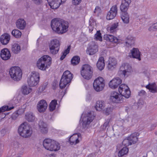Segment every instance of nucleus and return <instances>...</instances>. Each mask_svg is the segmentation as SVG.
Wrapping results in <instances>:
<instances>
[{
  "label": "nucleus",
  "mask_w": 157,
  "mask_h": 157,
  "mask_svg": "<svg viewBox=\"0 0 157 157\" xmlns=\"http://www.w3.org/2000/svg\"><path fill=\"white\" fill-rule=\"evenodd\" d=\"M128 150L126 147H123L118 152V155L119 157H122L126 155L128 152Z\"/></svg>",
  "instance_id": "ea45409f"
},
{
  "label": "nucleus",
  "mask_w": 157,
  "mask_h": 157,
  "mask_svg": "<svg viewBox=\"0 0 157 157\" xmlns=\"http://www.w3.org/2000/svg\"><path fill=\"white\" fill-rule=\"evenodd\" d=\"M117 5H115L112 6L110 10L106 16V19L108 20L113 19L117 14Z\"/></svg>",
  "instance_id": "2eb2a0df"
},
{
  "label": "nucleus",
  "mask_w": 157,
  "mask_h": 157,
  "mask_svg": "<svg viewBox=\"0 0 157 157\" xmlns=\"http://www.w3.org/2000/svg\"><path fill=\"white\" fill-rule=\"evenodd\" d=\"M89 30L90 31H92V29L91 30V29H89Z\"/></svg>",
  "instance_id": "69168bd1"
},
{
  "label": "nucleus",
  "mask_w": 157,
  "mask_h": 157,
  "mask_svg": "<svg viewBox=\"0 0 157 157\" xmlns=\"http://www.w3.org/2000/svg\"><path fill=\"white\" fill-rule=\"evenodd\" d=\"M32 90L27 86H24L22 87V93L25 95H27L30 93Z\"/></svg>",
  "instance_id": "58836bf2"
},
{
  "label": "nucleus",
  "mask_w": 157,
  "mask_h": 157,
  "mask_svg": "<svg viewBox=\"0 0 157 157\" xmlns=\"http://www.w3.org/2000/svg\"><path fill=\"white\" fill-rule=\"evenodd\" d=\"M94 117L93 113L91 112L86 114L82 119V127L84 128H87L90 123L92 121Z\"/></svg>",
  "instance_id": "f8f14e48"
},
{
  "label": "nucleus",
  "mask_w": 157,
  "mask_h": 157,
  "mask_svg": "<svg viewBox=\"0 0 157 157\" xmlns=\"http://www.w3.org/2000/svg\"><path fill=\"white\" fill-rule=\"evenodd\" d=\"M49 46L50 53L55 55L58 52L60 48V44L58 40L55 39L50 41Z\"/></svg>",
  "instance_id": "9d476101"
},
{
  "label": "nucleus",
  "mask_w": 157,
  "mask_h": 157,
  "mask_svg": "<svg viewBox=\"0 0 157 157\" xmlns=\"http://www.w3.org/2000/svg\"><path fill=\"white\" fill-rule=\"evenodd\" d=\"M118 23H116L113 24L112 25L110 29V31L111 33H113L115 32L116 30V29L117 28L118 26Z\"/></svg>",
  "instance_id": "de8ad7c7"
},
{
  "label": "nucleus",
  "mask_w": 157,
  "mask_h": 157,
  "mask_svg": "<svg viewBox=\"0 0 157 157\" xmlns=\"http://www.w3.org/2000/svg\"><path fill=\"white\" fill-rule=\"evenodd\" d=\"M47 86V84L45 83L42 86H40L39 88V91L40 93L43 92L46 88Z\"/></svg>",
  "instance_id": "5fc2aeb1"
},
{
  "label": "nucleus",
  "mask_w": 157,
  "mask_h": 157,
  "mask_svg": "<svg viewBox=\"0 0 157 157\" xmlns=\"http://www.w3.org/2000/svg\"><path fill=\"white\" fill-rule=\"evenodd\" d=\"M43 144L45 149L51 151H58L60 148V145L59 143L49 138L44 140Z\"/></svg>",
  "instance_id": "7ed1b4c3"
},
{
  "label": "nucleus",
  "mask_w": 157,
  "mask_h": 157,
  "mask_svg": "<svg viewBox=\"0 0 157 157\" xmlns=\"http://www.w3.org/2000/svg\"><path fill=\"white\" fill-rule=\"evenodd\" d=\"M138 95L140 96H146V93L145 91L142 90L139 92Z\"/></svg>",
  "instance_id": "6e6d98bb"
},
{
  "label": "nucleus",
  "mask_w": 157,
  "mask_h": 157,
  "mask_svg": "<svg viewBox=\"0 0 157 157\" xmlns=\"http://www.w3.org/2000/svg\"><path fill=\"white\" fill-rule=\"evenodd\" d=\"M11 50L15 54H18L21 50V47L19 44L17 43H14L12 45Z\"/></svg>",
  "instance_id": "473e14b6"
},
{
  "label": "nucleus",
  "mask_w": 157,
  "mask_h": 157,
  "mask_svg": "<svg viewBox=\"0 0 157 157\" xmlns=\"http://www.w3.org/2000/svg\"><path fill=\"white\" fill-rule=\"evenodd\" d=\"M80 58L78 56L73 57L71 60V64L73 66L77 65L79 63Z\"/></svg>",
  "instance_id": "4c0bfd02"
},
{
  "label": "nucleus",
  "mask_w": 157,
  "mask_h": 157,
  "mask_svg": "<svg viewBox=\"0 0 157 157\" xmlns=\"http://www.w3.org/2000/svg\"><path fill=\"white\" fill-rule=\"evenodd\" d=\"M39 129L40 132L43 134H46L48 132L47 125L44 121L43 119H40L38 123Z\"/></svg>",
  "instance_id": "4be33fe9"
},
{
  "label": "nucleus",
  "mask_w": 157,
  "mask_h": 157,
  "mask_svg": "<svg viewBox=\"0 0 157 157\" xmlns=\"http://www.w3.org/2000/svg\"><path fill=\"white\" fill-rule=\"evenodd\" d=\"M94 13L97 16H99L101 13V10L98 6H96L94 11Z\"/></svg>",
  "instance_id": "8fccbe9b"
},
{
  "label": "nucleus",
  "mask_w": 157,
  "mask_h": 157,
  "mask_svg": "<svg viewBox=\"0 0 157 157\" xmlns=\"http://www.w3.org/2000/svg\"><path fill=\"white\" fill-rule=\"evenodd\" d=\"M129 138L128 137L127 138L124 139L122 142V144L126 147L127 146L131 145V142L129 140Z\"/></svg>",
  "instance_id": "a18cd8bd"
},
{
  "label": "nucleus",
  "mask_w": 157,
  "mask_h": 157,
  "mask_svg": "<svg viewBox=\"0 0 157 157\" xmlns=\"http://www.w3.org/2000/svg\"><path fill=\"white\" fill-rule=\"evenodd\" d=\"M105 66L104 58L102 57H100L97 62V66L98 68L101 71L104 68Z\"/></svg>",
  "instance_id": "c85d7f7f"
},
{
  "label": "nucleus",
  "mask_w": 157,
  "mask_h": 157,
  "mask_svg": "<svg viewBox=\"0 0 157 157\" xmlns=\"http://www.w3.org/2000/svg\"><path fill=\"white\" fill-rule=\"evenodd\" d=\"M65 0H47L51 8L53 9H56L59 6L61 3L64 2Z\"/></svg>",
  "instance_id": "6ab92c4d"
},
{
  "label": "nucleus",
  "mask_w": 157,
  "mask_h": 157,
  "mask_svg": "<svg viewBox=\"0 0 157 157\" xmlns=\"http://www.w3.org/2000/svg\"><path fill=\"white\" fill-rule=\"evenodd\" d=\"M9 73L11 78L15 81H18L21 78L22 72L19 67H14L11 68Z\"/></svg>",
  "instance_id": "0eeeda50"
},
{
  "label": "nucleus",
  "mask_w": 157,
  "mask_h": 157,
  "mask_svg": "<svg viewBox=\"0 0 157 157\" xmlns=\"http://www.w3.org/2000/svg\"><path fill=\"white\" fill-rule=\"evenodd\" d=\"M146 87L152 93H155L157 92V87L155 83H149L146 86Z\"/></svg>",
  "instance_id": "cd10ccee"
},
{
  "label": "nucleus",
  "mask_w": 157,
  "mask_h": 157,
  "mask_svg": "<svg viewBox=\"0 0 157 157\" xmlns=\"http://www.w3.org/2000/svg\"><path fill=\"white\" fill-rule=\"evenodd\" d=\"M33 1L36 4H39L42 2V0H33Z\"/></svg>",
  "instance_id": "bf43d9fd"
},
{
  "label": "nucleus",
  "mask_w": 157,
  "mask_h": 157,
  "mask_svg": "<svg viewBox=\"0 0 157 157\" xmlns=\"http://www.w3.org/2000/svg\"><path fill=\"white\" fill-rule=\"evenodd\" d=\"M105 84L104 79L101 77L96 78L93 83V87L94 90L97 92H100L104 89Z\"/></svg>",
  "instance_id": "9b49d317"
},
{
  "label": "nucleus",
  "mask_w": 157,
  "mask_h": 157,
  "mask_svg": "<svg viewBox=\"0 0 157 157\" xmlns=\"http://www.w3.org/2000/svg\"><path fill=\"white\" fill-rule=\"evenodd\" d=\"M81 0H73V3L74 5H77L80 3Z\"/></svg>",
  "instance_id": "4d7b16f0"
},
{
  "label": "nucleus",
  "mask_w": 157,
  "mask_h": 157,
  "mask_svg": "<svg viewBox=\"0 0 157 157\" xmlns=\"http://www.w3.org/2000/svg\"><path fill=\"white\" fill-rule=\"evenodd\" d=\"M131 54L129 55L131 57L137 59L139 61L141 60L140 52L137 48H133L131 50Z\"/></svg>",
  "instance_id": "b1692460"
},
{
  "label": "nucleus",
  "mask_w": 157,
  "mask_h": 157,
  "mask_svg": "<svg viewBox=\"0 0 157 157\" xmlns=\"http://www.w3.org/2000/svg\"><path fill=\"white\" fill-rule=\"evenodd\" d=\"M155 134L157 135V131H156L155 132Z\"/></svg>",
  "instance_id": "0e129e2a"
},
{
  "label": "nucleus",
  "mask_w": 157,
  "mask_h": 157,
  "mask_svg": "<svg viewBox=\"0 0 157 157\" xmlns=\"http://www.w3.org/2000/svg\"><path fill=\"white\" fill-rule=\"evenodd\" d=\"M117 65V61L116 59L110 58L108 60L107 67L109 70H112L115 69Z\"/></svg>",
  "instance_id": "5701e85b"
},
{
  "label": "nucleus",
  "mask_w": 157,
  "mask_h": 157,
  "mask_svg": "<svg viewBox=\"0 0 157 157\" xmlns=\"http://www.w3.org/2000/svg\"><path fill=\"white\" fill-rule=\"evenodd\" d=\"M25 119L29 122H32L34 121L35 119L34 115L31 112H28L25 114Z\"/></svg>",
  "instance_id": "2f4dec72"
},
{
  "label": "nucleus",
  "mask_w": 157,
  "mask_h": 157,
  "mask_svg": "<svg viewBox=\"0 0 157 157\" xmlns=\"http://www.w3.org/2000/svg\"><path fill=\"white\" fill-rule=\"evenodd\" d=\"M139 134L138 133H135L131 135L128 137L130 140L131 142V144H132L136 143L138 140L137 136H139Z\"/></svg>",
  "instance_id": "c9c22d12"
},
{
  "label": "nucleus",
  "mask_w": 157,
  "mask_h": 157,
  "mask_svg": "<svg viewBox=\"0 0 157 157\" xmlns=\"http://www.w3.org/2000/svg\"><path fill=\"white\" fill-rule=\"evenodd\" d=\"M156 24H155V23L152 24L150 27L148 29V30L150 31H152L157 29V27H156Z\"/></svg>",
  "instance_id": "864d4df0"
},
{
  "label": "nucleus",
  "mask_w": 157,
  "mask_h": 157,
  "mask_svg": "<svg viewBox=\"0 0 157 157\" xmlns=\"http://www.w3.org/2000/svg\"><path fill=\"white\" fill-rule=\"evenodd\" d=\"M47 106L46 101L44 100H41L38 102L37 105V109L39 112L43 113L46 109Z\"/></svg>",
  "instance_id": "f3484780"
},
{
  "label": "nucleus",
  "mask_w": 157,
  "mask_h": 157,
  "mask_svg": "<svg viewBox=\"0 0 157 157\" xmlns=\"http://www.w3.org/2000/svg\"><path fill=\"white\" fill-rule=\"evenodd\" d=\"M122 97L117 92H112L110 96V100L114 103H118L122 101Z\"/></svg>",
  "instance_id": "dca6fc26"
},
{
  "label": "nucleus",
  "mask_w": 157,
  "mask_h": 157,
  "mask_svg": "<svg viewBox=\"0 0 157 157\" xmlns=\"http://www.w3.org/2000/svg\"><path fill=\"white\" fill-rule=\"evenodd\" d=\"M121 82V80L119 77H116L114 78L110 82L109 86L111 88L114 89L117 88Z\"/></svg>",
  "instance_id": "aec40b11"
},
{
  "label": "nucleus",
  "mask_w": 157,
  "mask_h": 157,
  "mask_svg": "<svg viewBox=\"0 0 157 157\" xmlns=\"http://www.w3.org/2000/svg\"><path fill=\"white\" fill-rule=\"evenodd\" d=\"M16 26L18 29H23L26 26L25 21L23 19H20L16 21Z\"/></svg>",
  "instance_id": "a878e982"
},
{
  "label": "nucleus",
  "mask_w": 157,
  "mask_h": 157,
  "mask_svg": "<svg viewBox=\"0 0 157 157\" xmlns=\"http://www.w3.org/2000/svg\"><path fill=\"white\" fill-rule=\"evenodd\" d=\"M132 71V68L130 65L128 63L122 64L120 69L118 73L124 77H127Z\"/></svg>",
  "instance_id": "6e6552de"
},
{
  "label": "nucleus",
  "mask_w": 157,
  "mask_h": 157,
  "mask_svg": "<svg viewBox=\"0 0 157 157\" xmlns=\"http://www.w3.org/2000/svg\"><path fill=\"white\" fill-rule=\"evenodd\" d=\"M70 49V46H68L67 48L63 52H62V55L60 57V60H63L64 59L67 54L69 53Z\"/></svg>",
  "instance_id": "79ce46f5"
},
{
  "label": "nucleus",
  "mask_w": 157,
  "mask_h": 157,
  "mask_svg": "<svg viewBox=\"0 0 157 157\" xmlns=\"http://www.w3.org/2000/svg\"><path fill=\"white\" fill-rule=\"evenodd\" d=\"M18 143L17 141H14L13 142V146L14 147L16 148L18 147Z\"/></svg>",
  "instance_id": "680f3d73"
},
{
  "label": "nucleus",
  "mask_w": 157,
  "mask_h": 157,
  "mask_svg": "<svg viewBox=\"0 0 157 157\" xmlns=\"http://www.w3.org/2000/svg\"><path fill=\"white\" fill-rule=\"evenodd\" d=\"M93 73V68L90 65L86 64L82 66L81 71V74L84 79H90L92 77Z\"/></svg>",
  "instance_id": "423d86ee"
},
{
  "label": "nucleus",
  "mask_w": 157,
  "mask_h": 157,
  "mask_svg": "<svg viewBox=\"0 0 157 157\" xmlns=\"http://www.w3.org/2000/svg\"><path fill=\"white\" fill-rule=\"evenodd\" d=\"M16 38H18L21 37V32L18 29L13 30L11 33Z\"/></svg>",
  "instance_id": "a19ab883"
},
{
  "label": "nucleus",
  "mask_w": 157,
  "mask_h": 157,
  "mask_svg": "<svg viewBox=\"0 0 157 157\" xmlns=\"http://www.w3.org/2000/svg\"><path fill=\"white\" fill-rule=\"evenodd\" d=\"M21 110L23 111L22 110H18L17 111H16L13 113L11 117V118L13 120H16L19 116V115L20 113V111Z\"/></svg>",
  "instance_id": "49530a36"
},
{
  "label": "nucleus",
  "mask_w": 157,
  "mask_h": 157,
  "mask_svg": "<svg viewBox=\"0 0 157 157\" xmlns=\"http://www.w3.org/2000/svg\"><path fill=\"white\" fill-rule=\"evenodd\" d=\"M0 56L2 59L5 60H8L11 57L10 52L7 48H4L1 50Z\"/></svg>",
  "instance_id": "412c9836"
},
{
  "label": "nucleus",
  "mask_w": 157,
  "mask_h": 157,
  "mask_svg": "<svg viewBox=\"0 0 157 157\" xmlns=\"http://www.w3.org/2000/svg\"><path fill=\"white\" fill-rule=\"evenodd\" d=\"M18 132L21 136L25 138L29 137L33 133L31 128L25 123H23L19 126Z\"/></svg>",
  "instance_id": "20e7f679"
},
{
  "label": "nucleus",
  "mask_w": 157,
  "mask_h": 157,
  "mask_svg": "<svg viewBox=\"0 0 157 157\" xmlns=\"http://www.w3.org/2000/svg\"><path fill=\"white\" fill-rule=\"evenodd\" d=\"M131 2V0H122L121 4L124 5L128 7Z\"/></svg>",
  "instance_id": "3c124183"
},
{
  "label": "nucleus",
  "mask_w": 157,
  "mask_h": 157,
  "mask_svg": "<svg viewBox=\"0 0 157 157\" xmlns=\"http://www.w3.org/2000/svg\"><path fill=\"white\" fill-rule=\"evenodd\" d=\"M57 104V100L55 99L52 100L50 102L49 105L50 111H52L54 110Z\"/></svg>",
  "instance_id": "e433bc0d"
},
{
  "label": "nucleus",
  "mask_w": 157,
  "mask_h": 157,
  "mask_svg": "<svg viewBox=\"0 0 157 157\" xmlns=\"http://www.w3.org/2000/svg\"><path fill=\"white\" fill-rule=\"evenodd\" d=\"M3 147V144L1 143V142H0V150L2 149Z\"/></svg>",
  "instance_id": "e2e57ef3"
},
{
  "label": "nucleus",
  "mask_w": 157,
  "mask_h": 157,
  "mask_svg": "<svg viewBox=\"0 0 157 157\" xmlns=\"http://www.w3.org/2000/svg\"><path fill=\"white\" fill-rule=\"evenodd\" d=\"M128 7L127 6H124V5L121 4L120 6V10L122 11V13L127 12L126 11L127 10Z\"/></svg>",
  "instance_id": "603ef678"
},
{
  "label": "nucleus",
  "mask_w": 157,
  "mask_h": 157,
  "mask_svg": "<svg viewBox=\"0 0 157 157\" xmlns=\"http://www.w3.org/2000/svg\"><path fill=\"white\" fill-rule=\"evenodd\" d=\"M10 38V35L7 33H5L1 36L0 40L2 44L6 45L9 43Z\"/></svg>",
  "instance_id": "393cba45"
},
{
  "label": "nucleus",
  "mask_w": 157,
  "mask_h": 157,
  "mask_svg": "<svg viewBox=\"0 0 157 157\" xmlns=\"http://www.w3.org/2000/svg\"><path fill=\"white\" fill-rule=\"evenodd\" d=\"M118 91L121 95L128 98L131 94L128 87L125 84H122L119 86Z\"/></svg>",
  "instance_id": "ddd939ff"
},
{
  "label": "nucleus",
  "mask_w": 157,
  "mask_h": 157,
  "mask_svg": "<svg viewBox=\"0 0 157 157\" xmlns=\"http://www.w3.org/2000/svg\"><path fill=\"white\" fill-rule=\"evenodd\" d=\"M136 119H135L134 116H131L128 117L124 121L125 123H128V124L130 125H132L135 123Z\"/></svg>",
  "instance_id": "72a5a7b5"
},
{
  "label": "nucleus",
  "mask_w": 157,
  "mask_h": 157,
  "mask_svg": "<svg viewBox=\"0 0 157 157\" xmlns=\"http://www.w3.org/2000/svg\"><path fill=\"white\" fill-rule=\"evenodd\" d=\"M58 83L56 81H54L52 83V86L53 87V88L55 89L56 88V86H57Z\"/></svg>",
  "instance_id": "13d9d810"
},
{
  "label": "nucleus",
  "mask_w": 157,
  "mask_h": 157,
  "mask_svg": "<svg viewBox=\"0 0 157 157\" xmlns=\"http://www.w3.org/2000/svg\"><path fill=\"white\" fill-rule=\"evenodd\" d=\"M81 139V135L80 133H75L70 137L69 141L71 145H76L79 142Z\"/></svg>",
  "instance_id": "a211bd4d"
},
{
  "label": "nucleus",
  "mask_w": 157,
  "mask_h": 157,
  "mask_svg": "<svg viewBox=\"0 0 157 157\" xmlns=\"http://www.w3.org/2000/svg\"><path fill=\"white\" fill-rule=\"evenodd\" d=\"M104 38L105 40L107 41H109L111 42H113L115 43H117L118 42V39L115 37H114L111 35H104Z\"/></svg>",
  "instance_id": "bb28decb"
},
{
  "label": "nucleus",
  "mask_w": 157,
  "mask_h": 157,
  "mask_svg": "<svg viewBox=\"0 0 157 157\" xmlns=\"http://www.w3.org/2000/svg\"><path fill=\"white\" fill-rule=\"evenodd\" d=\"M105 106L104 101H97L95 107L97 110L100 111L104 109Z\"/></svg>",
  "instance_id": "7c9ffc66"
},
{
  "label": "nucleus",
  "mask_w": 157,
  "mask_h": 157,
  "mask_svg": "<svg viewBox=\"0 0 157 157\" xmlns=\"http://www.w3.org/2000/svg\"><path fill=\"white\" fill-rule=\"evenodd\" d=\"M136 38L131 35L128 36L126 39L125 43L126 45L129 46L134 44Z\"/></svg>",
  "instance_id": "c756f323"
},
{
  "label": "nucleus",
  "mask_w": 157,
  "mask_h": 157,
  "mask_svg": "<svg viewBox=\"0 0 157 157\" xmlns=\"http://www.w3.org/2000/svg\"><path fill=\"white\" fill-rule=\"evenodd\" d=\"M40 76L37 72H32L28 79V82L29 86H34L37 85L39 81Z\"/></svg>",
  "instance_id": "1a4fd4ad"
},
{
  "label": "nucleus",
  "mask_w": 157,
  "mask_h": 157,
  "mask_svg": "<svg viewBox=\"0 0 157 157\" xmlns=\"http://www.w3.org/2000/svg\"><path fill=\"white\" fill-rule=\"evenodd\" d=\"M99 31H97L96 33L94 35V39L97 40L101 41L102 40V37Z\"/></svg>",
  "instance_id": "09e8293b"
},
{
  "label": "nucleus",
  "mask_w": 157,
  "mask_h": 157,
  "mask_svg": "<svg viewBox=\"0 0 157 157\" xmlns=\"http://www.w3.org/2000/svg\"><path fill=\"white\" fill-rule=\"evenodd\" d=\"M98 45L94 42L90 43L87 49V53L90 55H93L98 51Z\"/></svg>",
  "instance_id": "4468645a"
},
{
  "label": "nucleus",
  "mask_w": 157,
  "mask_h": 157,
  "mask_svg": "<svg viewBox=\"0 0 157 157\" xmlns=\"http://www.w3.org/2000/svg\"><path fill=\"white\" fill-rule=\"evenodd\" d=\"M113 110V108L112 106H108L104 110V112L106 115H109L112 112Z\"/></svg>",
  "instance_id": "37998d69"
},
{
  "label": "nucleus",
  "mask_w": 157,
  "mask_h": 157,
  "mask_svg": "<svg viewBox=\"0 0 157 157\" xmlns=\"http://www.w3.org/2000/svg\"><path fill=\"white\" fill-rule=\"evenodd\" d=\"M109 124V121H107L103 124V129H105L108 126Z\"/></svg>",
  "instance_id": "052dcab7"
},
{
  "label": "nucleus",
  "mask_w": 157,
  "mask_h": 157,
  "mask_svg": "<svg viewBox=\"0 0 157 157\" xmlns=\"http://www.w3.org/2000/svg\"><path fill=\"white\" fill-rule=\"evenodd\" d=\"M121 17L124 23L126 24L129 23V17L127 12L122 13Z\"/></svg>",
  "instance_id": "f704fd0d"
},
{
  "label": "nucleus",
  "mask_w": 157,
  "mask_h": 157,
  "mask_svg": "<svg viewBox=\"0 0 157 157\" xmlns=\"http://www.w3.org/2000/svg\"><path fill=\"white\" fill-rule=\"evenodd\" d=\"M14 108V106L9 107L8 106H3L0 108V113L4 112L6 111H8L11 110Z\"/></svg>",
  "instance_id": "c03bdc74"
},
{
  "label": "nucleus",
  "mask_w": 157,
  "mask_h": 157,
  "mask_svg": "<svg viewBox=\"0 0 157 157\" xmlns=\"http://www.w3.org/2000/svg\"><path fill=\"white\" fill-rule=\"evenodd\" d=\"M51 26L54 31L59 34H62L67 31L69 25L67 22L57 18L52 21Z\"/></svg>",
  "instance_id": "f257e3e1"
},
{
  "label": "nucleus",
  "mask_w": 157,
  "mask_h": 157,
  "mask_svg": "<svg viewBox=\"0 0 157 157\" xmlns=\"http://www.w3.org/2000/svg\"><path fill=\"white\" fill-rule=\"evenodd\" d=\"M73 75L69 71L64 72L60 80L59 86L61 89L65 88L69 84L73 78Z\"/></svg>",
  "instance_id": "39448f33"
},
{
  "label": "nucleus",
  "mask_w": 157,
  "mask_h": 157,
  "mask_svg": "<svg viewBox=\"0 0 157 157\" xmlns=\"http://www.w3.org/2000/svg\"><path fill=\"white\" fill-rule=\"evenodd\" d=\"M52 63V58L48 55H44L40 58L37 62L38 68L42 71H45L48 68Z\"/></svg>",
  "instance_id": "f03ea898"
}]
</instances>
